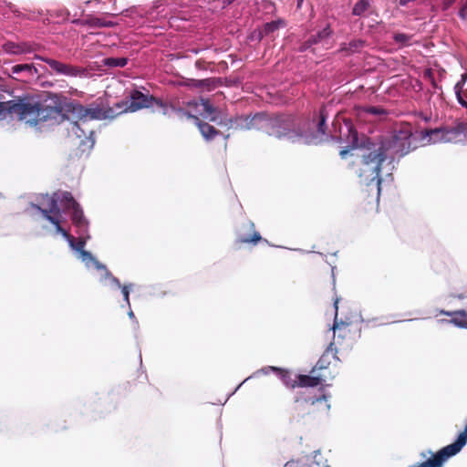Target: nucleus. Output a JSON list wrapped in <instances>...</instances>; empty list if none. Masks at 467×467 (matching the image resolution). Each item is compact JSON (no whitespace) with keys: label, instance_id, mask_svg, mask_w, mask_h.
Wrapping results in <instances>:
<instances>
[{"label":"nucleus","instance_id":"nucleus-6","mask_svg":"<svg viewBox=\"0 0 467 467\" xmlns=\"http://www.w3.org/2000/svg\"><path fill=\"white\" fill-rule=\"evenodd\" d=\"M467 139V125L457 124L451 128H441L426 130L421 133L420 145L440 142H462Z\"/></svg>","mask_w":467,"mask_h":467},{"label":"nucleus","instance_id":"nucleus-25","mask_svg":"<svg viewBox=\"0 0 467 467\" xmlns=\"http://www.w3.org/2000/svg\"><path fill=\"white\" fill-rule=\"evenodd\" d=\"M282 24H283L282 21H274V22L268 23L265 25V30L266 33L273 32L275 29H277Z\"/></svg>","mask_w":467,"mask_h":467},{"label":"nucleus","instance_id":"nucleus-23","mask_svg":"<svg viewBox=\"0 0 467 467\" xmlns=\"http://www.w3.org/2000/svg\"><path fill=\"white\" fill-rule=\"evenodd\" d=\"M368 6V3L366 0H360L355 5L353 8V14L356 16H360L365 12V10H367Z\"/></svg>","mask_w":467,"mask_h":467},{"label":"nucleus","instance_id":"nucleus-12","mask_svg":"<svg viewBox=\"0 0 467 467\" xmlns=\"http://www.w3.org/2000/svg\"><path fill=\"white\" fill-rule=\"evenodd\" d=\"M46 197L47 200H44L43 202H47L48 204H77L72 194L65 191H58L52 196L47 195Z\"/></svg>","mask_w":467,"mask_h":467},{"label":"nucleus","instance_id":"nucleus-17","mask_svg":"<svg viewBox=\"0 0 467 467\" xmlns=\"http://www.w3.org/2000/svg\"><path fill=\"white\" fill-rule=\"evenodd\" d=\"M266 369L276 372L286 387L291 389L296 388V379H293L291 378V373L289 370L276 367H268Z\"/></svg>","mask_w":467,"mask_h":467},{"label":"nucleus","instance_id":"nucleus-26","mask_svg":"<svg viewBox=\"0 0 467 467\" xmlns=\"http://www.w3.org/2000/svg\"><path fill=\"white\" fill-rule=\"evenodd\" d=\"M121 288V292L123 294V297L125 302L130 306V292L128 285H124L119 286Z\"/></svg>","mask_w":467,"mask_h":467},{"label":"nucleus","instance_id":"nucleus-13","mask_svg":"<svg viewBox=\"0 0 467 467\" xmlns=\"http://www.w3.org/2000/svg\"><path fill=\"white\" fill-rule=\"evenodd\" d=\"M440 314L451 317V319L448 320V323H451L458 327H467V311L455 310V311H445L441 310Z\"/></svg>","mask_w":467,"mask_h":467},{"label":"nucleus","instance_id":"nucleus-19","mask_svg":"<svg viewBox=\"0 0 467 467\" xmlns=\"http://www.w3.org/2000/svg\"><path fill=\"white\" fill-rule=\"evenodd\" d=\"M75 209L72 213V222L73 223L78 227L81 231H86L88 226V222L86 221L82 210L79 208L80 206H73Z\"/></svg>","mask_w":467,"mask_h":467},{"label":"nucleus","instance_id":"nucleus-20","mask_svg":"<svg viewBox=\"0 0 467 467\" xmlns=\"http://www.w3.org/2000/svg\"><path fill=\"white\" fill-rule=\"evenodd\" d=\"M242 119H235V120H233L232 119H226L224 118L223 119H221L218 124L219 125H225V126H228L229 128H241V129H251L252 128V120L248 122L247 119L244 120L245 123H241Z\"/></svg>","mask_w":467,"mask_h":467},{"label":"nucleus","instance_id":"nucleus-21","mask_svg":"<svg viewBox=\"0 0 467 467\" xmlns=\"http://www.w3.org/2000/svg\"><path fill=\"white\" fill-rule=\"evenodd\" d=\"M94 264V266L98 270H103L105 272V277L111 279V281L116 284L118 286H120L119 280L113 276L112 274L107 269L106 265H102L100 262H99L96 258L92 261Z\"/></svg>","mask_w":467,"mask_h":467},{"label":"nucleus","instance_id":"nucleus-2","mask_svg":"<svg viewBox=\"0 0 467 467\" xmlns=\"http://www.w3.org/2000/svg\"><path fill=\"white\" fill-rule=\"evenodd\" d=\"M153 103L159 104V102L153 98L148 97L140 91H134L130 95V102L117 104L118 111H114L111 109L105 110L99 108H80L78 113L81 114V118L78 122L69 123L70 132L78 139H81L84 136L85 140H81V143L85 142L91 148L94 145V140L91 138L92 131L85 130L88 119H104L113 118L123 112H135L144 108L153 107Z\"/></svg>","mask_w":467,"mask_h":467},{"label":"nucleus","instance_id":"nucleus-24","mask_svg":"<svg viewBox=\"0 0 467 467\" xmlns=\"http://www.w3.org/2000/svg\"><path fill=\"white\" fill-rule=\"evenodd\" d=\"M105 62L109 67H124L127 60L126 58H107Z\"/></svg>","mask_w":467,"mask_h":467},{"label":"nucleus","instance_id":"nucleus-3","mask_svg":"<svg viewBox=\"0 0 467 467\" xmlns=\"http://www.w3.org/2000/svg\"><path fill=\"white\" fill-rule=\"evenodd\" d=\"M9 114L17 116L26 124L38 129L57 124L63 119V115L57 107L46 105L36 99L22 100L18 103L1 102L0 119H5Z\"/></svg>","mask_w":467,"mask_h":467},{"label":"nucleus","instance_id":"nucleus-18","mask_svg":"<svg viewBox=\"0 0 467 467\" xmlns=\"http://www.w3.org/2000/svg\"><path fill=\"white\" fill-rule=\"evenodd\" d=\"M45 61L50 66L52 69L56 70L57 73L67 76H73L77 73V70L75 68H72L69 66L59 63L56 60L46 59Z\"/></svg>","mask_w":467,"mask_h":467},{"label":"nucleus","instance_id":"nucleus-7","mask_svg":"<svg viewBox=\"0 0 467 467\" xmlns=\"http://www.w3.org/2000/svg\"><path fill=\"white\" fill-rule=\"evenodd\" d=\"M36 207L41 211L43 216L55 225L57 232L61 234L68 241L71 247L79 252V254L85 251L86 239L79 237L76 242V239L61 226L63 216L58 206H48V208L46 209H42L41 206Z\"/></svg>","mask_w":467,"mask_h":467},{"label":"nucleus","instance_id":"nucleus-27","mask_svg":"<svg viewBox=\"0 0 467 467\" xmlns=\"http://www.w3.org/2000/svg\"><path fill=\"white\" fill-rule=\"evenodd\" d=\"M330 35V29L328 27H326L325 29H323L322 32L318 33L317 35V39H315V43L327 37L328 36Z\"/></svg>","mask_w":467,"mask_h":467},{"label":"nucleus","instance_id":"nucleus-14","mask_svg":"<svg viewBox=\"0 0 467 467\" xmlns=\"http://www.w3.org/2000/svg\"><path fill=\"white\" fill-rule=\"evenodd\" d=\"M337 349L334 348V343H330L326 351L320 357L316 366L313 368L311 372H315L316 370H325L328 368L330 365V354H332L333 358H337Z\"/></svg>","mask_w":467,"mask_h":467},{"label":"nucleus","instance_id":"nucleus-32","mask_svg":"<svg viewBox=\"0 0 467 467\" xmlns=\"http://www.w3.org/2000/svg\"><path fill=\"white\" fill-rule=\"evenodd\" d=\"M284 467H296L294 462H286Z\"/></svg>","mask_w":467,"mask_h":467},{"label":"nucleus","instance_id":"nucleus-33","mask_svg":"<svg viewBox=\"0 0 467 467\" xmlns=\"http://www.w3.org/2000/svg\"><path fill=\"white\" fill-rule=\"evenodd\" d=\"M129 315H130V317H133V316H134L132 311H130V312L129 313Z\"/></svg>","mask_w":467,"mask_h":467},{"label":"nucleus","instance_id":"nucleus-28","mask_svg":"<svg viewBox=\"0 0 467 467\" xmlns=\"http://www.w3.org/2000/svg\"><path fill=\"white\" fill-rule=\"evenodd\" d=\"M80 256L82 258L83 261H93L95 259V257L91 254V253L88 252V251H82V253H80Z\"/></svg>","mask_w":467,"mask_h":467},{"label":"nucleus","instance_id":"nucleus-8","mask_svg":"<svg viewBox=\"0 0 467 467\" xmlns=\"http://www.w3.org/2000/svg\"><path fill=\"white\" fill-rule=\"evenodd\" d=\"M337 304L338 299H337L334 303L336 308V317L334 325L332 327L335 338L333 343L334 345H338L340 348L346 350L352 348L356 340V334L358 332V329L351 322H337Z\"/></svg>","mask_w":467,"mask_h":467},{"label":"nucleus","instance_id":"nucleus-5","mask_svg":"<svg viewBox=\"0 0 467 467\" xmlns=\"http://www.w3.org/2000/svg\"><path fill=\"white\" fill-rule=\"evenodd\" d=\"M178 114L185 115L188 119H193L205 140H209L216 134V130L213 126L202 123L198 119L199 117H202V119L210 121H217L218 115L208 101L202 99L200 101L191 102L189 103L186 112L179 110Z\"/></svg>","mask_w":467,"mask_h":467},{"label":"nucleus","instance_id":"nucleus-16","mask_svg":"<svg viewBox=\"0 0 467 467\" xmlns=\"http://www.w3.org/2000/svg\"><path fill=\"white\" fill-rule=\"evenodd\" d=\"M467 80V74L462 75V79L455 85L454 90L458 102L467 109V89H463V86Z\"/></svg>","mask_w":467,"mask_h":467},{"label":"nucleus","instance_id":"nucleus-1","mask_svg":"<svg viewBox=\"0 0 467 467\" xmlns=\"http://www.w3.org/2000/svg\"><path fill=\"white\" fill-rule=\"evenodd\" d=\"M415 138L410 128L406 127L395 134L391 140L383 142L373 150H358L356 153L360 158L356 164L355 172L361 182L367 185H373L379 192L381 173L387 176L391 174L394 169L393 161L396 157L407 154L412 148V140Z\"/></svg>","mask_w":467,"mask_h":467},{"label":"nucleus","instance_id":"nucleus-29","mask_svg":"<svg viewBox=\"0 0 467 467\" xmlns=\"http://www.w3.org/2000/svg\"><path fill=\"white\" fill-rule=\"evenodd\" d=\"M395 39H396L397 42L404 43L407 40V36L405 35H403V34H397L395 36Z\"/></svg>","mask_w":467,"mask_h":467},{"label":"nucleus","instance_id":"nucleus-30","mask_svg":"<svg viewBox=\"0 0 467 467\" xmlns=\"http://www.w3.org/2000/svg\"><path fill=\"white\" fill-rule=\"evenodd\" d=\"M361 46V42L358 41V42H354L353 44H351V49L353 51H356L358 50V47Z\"/></svg>","mask_w":467,"mask_h":467},{"label":"nucleus","instance_id":"nucleus-31","mask_svg":"<svg viewBox=\"0 0 467 467\" xmlns=\"http://www.w3.org/2000/svg\"><path fill=\"white\" fill-rule=\"evenodd\" d=\"M367 111H368V112H370V113H372V114H378V113H379V112H380V110H379V109H376V108H368V109H367Z\"/></svg>","mask_w":467,"mask_h":467},{"label":"nucleus","instance_id":"nucleus-15","mask_svg":"<svg viewBox=\"0 0 467 467\" xmlns=\"http://www.w3.org/2000/svg\"><path fill=\"white\" fill-rule=\"evenodd\" d=\"M344 130L348 133V140L351 142L352 146L350 150H341L340 156L345 158L351 150H356L358 147V133L353 129L352 124L349 120H345ZM343 128L340 129V133H343Z\"/></svg>","mask_w":467,"mask_h":467},{"label":"nucleus","instance_id":"nucleus-22","mask_svg":"<svg viewBox=\"0 0 467 467\" xmlns=\"http://www.w3.org/2000/svg\"><path fill=\"white\" fill-rule=\"evenodd\" d=\"M22 71H26L31 76L37 73V69L31 64L16 65L12 67V72L14 74H18Z\"/></svg>","mask_w":467,"mask_h":467},{"label":"nucleus","instance_id":"nucleus-4","mask_svg":"<svg viewBox=\"0 0 467 467\" xmlns=\"http://www.w3.org/2000/svg\"><path fill=\"white\" fill-rule=\"evenodd\" d=\"M330 405L327 402V395L322 393L319 396L311 395L309 391H300L296 394L291 407V416L299 421L309 416H315L319 411H327Z\"/></svg>","mask_w":467,"mask_h":467},{"label":"nucleus","instance_id":"nucleus-9","mask_svg":"<svg viewBox=\"0 0 467 467\" xmlns=\"http://www.w3.org/2000/svg\"><path fill=\"white\" fill-rule=\"evenodd\" d=\"M325 117L323 115L320 116V119L317 124V130L315 134L306 135L303 134L296 130H291L289 128H285V130L279 131L277 136L279 138H285L293 142H302L306 144L311 143H318L322 140V138L325 134L324 124H325Z\"/></svg>","mask_w":467,"mask_h":467},{"label":"nucleus","instance_id":"nucleus-11","mask_svg":"<svg viewBox=\"0 0 467 467\" xmlns=\"http://www.w3.org/2000/svg\"><path fill=\"white\" fill-rule=\"evenodd\" d=\"M327 376L324 374H319L317 376H309L299 374L296 376V387L300 388H308V387H317L322 384L326 380Z\"/></svg>","mask_w":467,"mask_h":467},{"label":"nucleus","instance_id":"nucleus-10","mask_svg":"<svg viewBox=\"0 0 467 467\" xmlns=\"http://www.w3.org/2000/svg\"><path fill=\"white\" fill-rule=\"evenodd\" d=\"M244 228H245L249 232H252V234H246L244 233H239L236 238V242L238 244H256L262 239L260 234L254 231V224L252 222L244 224Z\"/></svg>","mask_w":467,"mask_h":467}]
</instances>
